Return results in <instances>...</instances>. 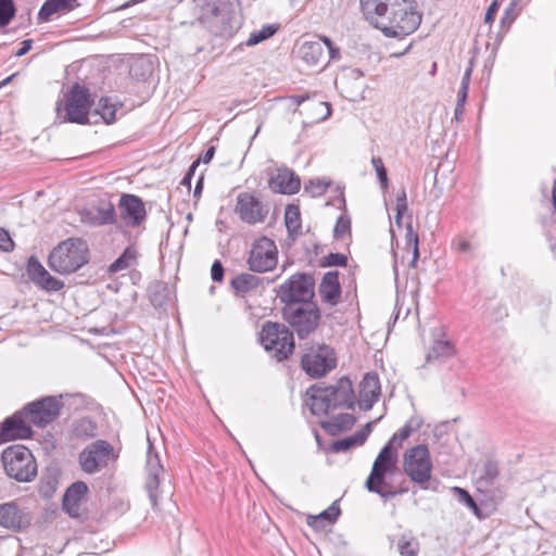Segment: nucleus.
<instances>
[{
  "mask_svg": "<svg viewBox=\"0 0 556 556\" xmlns=\"http://www.w3.org/2000/svg\"><path fill=\"white\" fill-rule=\"evenodd\" d=\"M14 249V242L10 237V233L3 229L0 228V250L4 252H10Z\"/></svg>",
  "mask_w": 556,
  "mask_h": 556,
  "instance_id": "de8ad7c7",
  "label": "nucleus"
},
{
  "mask_svg": "<svg viewBox=\"0 0 556 556\" xmlns=\"http://www.w3.org/2000/svg\"><path fill=\"white\" fill-rule=\"evenodd\" d=\"M285 223L290 235H296L301 230V214L296 205H287L285 211Z\"/></svg>",
  "mask_w": 556,
  "mask_h": 556,
  "instance_id": "72a5a7b5",
  "label": "nucleus"
},
{
  "mask_svg": "<svg viewBox=\"0 0 556 556\" xmlns=\"http://www.w3.org/2000/svg\"><path fill=\"white\" fill-rule=\"evenodd\" d=\"M117 457L118 455L110 443L104 440H97L80 452L79 464L85 472L94 473Z\"/></svg>",
  "mask_w": 556,
  "mask_h": 556,
  "instance_id": "9d476101",
  "label": "nucleus"
},
{
  "mask_svg": "<svg viewBox=\"0 0 556 556\" xmlns=\"http://www.w3.org/2000/svg\"><path fill=\"white\" fill-rule=\"evenodd\" d=\"M148 468H149V477L147 480V489H148L152 505L155 506V504H156L155 491L159 486V473L162 470V466L160 465V462H159V458L156 455L153 458L149 457Z\"/></svg>",
  "mask_w": 556,
  "mask_h": 556,
  "instance_id": "cd10ccee",
  "label": "nucleus"
},
{
  "mask_svg": "<svg viewBox=\"0 0 556 556\" xmlns=\"http://www.w3.org/2000/svg\"><path fill=\"white\" fill-rule=\"evenodd\" d=\"M211 277L214 281H222L224 277V268L219 261H215L211 268Z\"/></svg>",
  "mask_w": 556,
  "mask_h": 556,
  "instance_id": "3c124183",
  "label": "nucleus"
},
{
  "mask_svg": "<svg viewBox=\"0 0 556 556\" xmlns=\"http://www.w3.org/2000/svg\"><path fill=\"white\" fill-rule=\"evenodd\" d=\"M329 182L324 180H311L308 185L305 186V190L311 192L313 197L321 195L328 188Z\"/></svg>",
  "mask_w": 556,
  "mask_h": 556,
  "instance_id": "c03bdc74",
  "label": "nucleus"
},
{
  "mask_svg": "<svg viewBox=\"0 0 556 556\" xmlns=\"http://www.w3.org/2000/svg\"><path fill=\"white\" fill-rule=\"evenodd\" d=\"M471 73H472V64L470 63V65L467 67V70L464 73L460 86H465V87L469 88Z\"/></svg>",
  "mask_w": 556,
  "mask_h": 556,
  "instance_id": "bf43d9fd",
  "label": "nucleus"
},
{
  "mask_svg": "<svg viewBox=\"0 0 556 556\" xmlns=\"http://www.w3.org/2000/svg\"><path fill=\"white\" fill-rule=\"evenodd\" d=\"M96 113L106 123L111 124L116 121V106L111 103L108 98H101L96 108Z\"/></svg>",
  "mask_w": 556,
  "mask_h": 556,
  "instance_id": "c9c22d12",
  "label": "nucleus"
},
{
  "mask_svg": "<svg viewBox=\"0 0 556 556\" xmlns=\"http://www.w3.org/2000/svg\"><path fill=\"white\" fill-rule=\"evenodd\" d=\"M396 216H395V222L397 225L401 224V218L403 216L404 213L407 212V197H406V192L405 190L403 189L396 197Z\"/></svg>",
  "mask_w": 556,
  "mask_h": 556,
  "instance_id": "37998d69",
  "label": "nucleus"
},
{
  "mask_svg": "<svg viewBox=\"0 0 556 556\" xmlns=\"http://www.w3.org/2000/svg\"><path fill=\"white\" fill-rule=\"evenodd\" d=\"M403 467L405 473L416 483L426 484L432 470L429 450L426 445L409 448L404 455Z\"/></svg>",
  "mask_w": 556,
  "mask_h": 556,
  "instance_id": "9b49d317",
  "label": "nucleus"
},
{
  "mask_svg": "<svg viewBox=\"0 0 556 556\" xmlns=\"http://www.w3.org/2000/svg\"><path fill=\"white\" fill-rule=\"evenodd\" d=\"M77 0H46L39 10L38 17L47 22L55 13H64L73 10Z\"/></svg>",
  "mask_w": 556,
  "mask_h": 556,
  "instance_id": "393cba45",
  "label": "nucleus"
},
{
  "mask_svg": "<svg viewBox=\"0 0 556 556\" xmlns=\"http://www.w3.org/2000/svg\"><path fill=\"white\" fill-rule=\"evenodd\" d=\"M235 212L243 223L255 225L266 219L269 207L256 194L241 192L237 195Z\"/></svg>",
  "mask_w": 556,
  "mask_h": 556,
  "instance_id": "4468645a",
  "label": "nucleus"
},
{
  "mask_svg": "<svg viewBox=\"0 0 556 556\" xmlns=\"http://www.w3.org/2000/svg\"><path fill=\"white\" fill-rule=\"evenodd\" d=\"M319 294L323 301L329 305H336L339 302L341 287L337 271H328L324 275L319 285Z\"/></svg>",
  "mask_w": 556,
  "mask_h": 556,
  "instance_id": "b1692460",
  "label": "nucleus"
},
{
  "mask_svg": "<svg viewBox=\"0 0 556 556\" xmlns=\"http://www.w3.org/2000/svg\"><path fill=\"white\" fill-rule=\"evenodd\" d=\"M496 10H497V3H496V2H493V3L489 7V9L486 10V13H485V16H484V21H485L486 23H489V22L493 21V18H494V14H495Z\"/></svg>",
  "mask_w": 556,
  "mask_h": 556,
  "instance_id": "4d7b16f0",
  "label": "nucleus"
},
{
  "mask_svg": "<svg viewBox=\"0 0 556 556\" xmlns=\"http://www.w3.org/2000/svg\"><path fill=\"white\" fill-rule=\"evenodd\" d=\"M454 354V346L445 340H438L433 343L429 352L427 353V362L439 361L448 358Z\"/></svg>",
  "mask_w": 556,
  "mask_h": 556,
  "instance_id": "c756f323",
  "label": "nucleus"
},
{
  "mask_svg": "<svg viewBox=\"0 0 556 556\" xmlns=\"http://www.w3.org/2000/svg\"><path fill=\"white\" fill-rule=\"evenodd\" d=\"M90 105L91 100L88 90L79 85H75L67 94L66 100L56 103V119L60 123L85 124L88 121Z\"/></svg>",
  "mask_w": 556,
  "mask_h": 556,
  "instance_id": "423d86ee",
  "label": "nucleus"
},
{
  "mask_svg": "<svg viewBox=\"0 0 556 556\" xmlns=\"http://www.w3.org/2000/svg\"><path fill=\"white\" fill-rule=\"evenodd\" d=\"M137 258V251L132 248H127L123 254L110 265L111 273H117L135 265Z\"/></svg>",
  "mask_w": 556,
  "mask_h": 556,
  "instance_id": "f704fd0d",
  "label": "nucleus"
},
{
  "mask_svg": "<svg viewBox=\"0 0 556 556\" xmlns=\"http://www.w3.org/2000/svg\"><path fill=\"white\" fill-rule=\"evenodd\" d=\"M328 51H329L330 59H332V60L339 59L340 52H339L338 48L332 46V47L328 48Z\"/></svg>",
  "mask_w": 556,
  "mask_h": 556,
  "instance_id": "e2e57ef3",
  "label": "nucleus"
},
{
  "mask_svg": "<svg viewBox=\"0 0 556 556\" xmlns=\"http://www.w3.org/2000/svg\"><path fill=\"white\" fill-rule=\"evenodd\" d=\"M351 447H352V440H350V438L338 440V441L333 442L331 445V450L336 453L345 452Z\"/></svg>",
  "mask_w": 556,
  "mask_h": 556,
  "instance_id": "8fccbe9b",
  "label": "nucleus"
},
{
  "mask_svg": "<svg viewBox=\"0 0 556 556\" xmlns=\"http://www.w3.org/2000/svg\"><path fill=\"white\" fill-rule=\"evenodd\" d=\"M31 422L25 417L23 410L7 418L0 429V444L11 440L27 439L31 435Z\"/></svg>",
  "mask_w": 556,
  "mask_h": 556,
  "instance_id": "dca6fc26",
  "label": "nucleus"
},
{
  "mask_svg": "<svg viewBox=\"0 0 556 556\" xmlns=\"http://www.w3.org/2000/svg\"><path fill=\"white\" fill-rule=\"evenodd\" d=\"M300 58L309 66L320 64L324 49L320 41H305L299 49Z\"/></svg>",
  "mask_w": 556,
  "mask_h": 556,
  "instance_id": "a878e982",
  "label": "nucleus"
},
{
  "mask_svg": "<svg viewBox=\"0 0 556 556\" xmlns=\"http://www.w3.org/2000/svg\"><path fill=\"white\" fill-rule=\"evenodd\" d=\"M372 422H367L365 427L361 430V432L367 438L371 432Z\"/></svg>",
  "mask_w": 556,
  "mask_h": 556,
  "instance_id": "69168bd1",
  "label": "nucleus"
},
{
  "mask_svg": "<svg viewBox=\"0 0 556 556\" xmlns=\"http://www.w3.org/2000/svg\"><path fill=\"white\" fill-rule=\"evenodd\" d=\"M260 340L264 349L273 352V356L281 362L294 350L292 332L283 325L267 321L261 331Z\"/></svg>",
  "mask_w": 556,
  "mask_h": 556,
  "instance_id": "0eeeda50",
  "label": "nucleus"
},
{
  "mask_svg": "<svg viewBox=\"0 0 556 556\" xmlns=\"http://www.w3.org/2000/svg\"><path fill=\"white\" fill-rule=\"evenodd\" d=\"M61 397L46 396L38 401L27 404L23 408V414L31 425L43 428L55 420L62 407Z\"/></svg>",
  "mask_w": 556,
  "mask_h": 556,
  "instance_id": "f8f14e48",
  "label": "nucleus"
},
{
  "mask_svg": "<svg viewBox=\"0 0 556 556\" xmlns=\"http://www.w3.org/2000/svg\"><path fill=\"white\" fill-rule=\"evenodd\" d=\"M77 437H93L96 434V425L89 419H80L75 428Z\"/></svg>",
  "mask_w": 556,
  "mask_h": 556,
  "instance_id": "ea45409f",
  "label": "nucleus"
},
{
  "mask_svg": "<svg viewBox=\"0 0 556 556\" xmlns=\"http://www.w3.org/2000/svg\"><path fill=\"white\" fill-rule=\"evenodd\" d=\"M89 261L87 243L78 238H70L59 243L49 254V267L60 274L77 271Z\"/></svg>",
  "mask_w": 556,
  "mask_h": 556,
  "instance_id": "20e7f679",
  "label": "nucleus"
},
{
  "mask_svg": "<svg viewBox=\"0 0 556 556\" xmlns=\"http://www.w3.org/2000/svg\"><path fill=\"white\" fill-rule=\"evenodd\" d=\"M88 488L85 482L73 483L63 496V509L72 517H78L80 513V502L85 497Z\"/></svg>",
  "mask_w": 556,
  "mask_h": 556,
  "instance_id": "5701e85b",
  "label": "nucleus"
},
{
  "mask_svg": "<svg viewBox=\"0 0 556 556\" xmlns=\"http://www.w3.org/2000/svg\"><path fill=\"white\" fill-rule=\"evenodd\" d=\"M15 9L12 0H0V26H7L14 17Z\"/></svg>",
  "mask_w": 556,
  "mask_h": 556,
  "instance_id": "58836bf2",
  "label": "nucleus"
},
{
  "mask_svg": "<svg viewBox=\"0 0 556 556\" xmlns=\"http://www.w3.org/2000/svg\"><path fill=\"white\" fill-rule=\"evenodd\" d=\"M356 419L352 414L344 413L333 416L329 420L321 421L323 428L330 434H337L342 431L351 429Z\"/></svg>",
  "mask_w": 556,
  "mask_h": 556,
  "instance_id": "bb28decb",
  "label": "nucleus"
},
{
  "mask_svg": "<svg viewBox=\"0 0 556 556\" xmlns=\"http://www.w3.org/2000/svg\"><path fill=\"white\" fill-rule=\"evenodd\" d=\"M269 188L279 193L293 194L300 190L299 177L288 168H279L269 179Z\"/></svg>",
  "mask_w": 556,
  "mask_h": 556,
  "instance_id": "aec40b11",
  "label": "nucleus"
},
{
  "mask_svg": "<svg viewBox=\"0 0 556 556\" xmlns=\"http://www.w3.org/2000/svg\"><path fill=\"white\" fill-rule=\"evenodd\" d=\"M33 47V41L30 39L23 40L21 42V48L14 53L15 56L20 58L25 55Z\"/></svg>",
  "mask_w": 556,
  "mask_h": 556,
  "instance_id": "864d4df0",
  "label": "nucleus"
},
{
  "mask_svg": "<svg viewBox=\"0 0 556 556\" xmlns=\"http://www.w3.org/2000/svg\"><path fill=\"white\" fill-rule=\"evenodd\" d=\"M346 262H348V257L344 254L330 253L327 256V263L330 266H345Z\"/></svg>",
  "mask_w": 556,
  "mask_h": 556,
  "instance_id": "09e8293b",
  "label": "nucleus"
},
{
  "mask_svg": "<svg viewBox=\"0 0 556 556\" xmlns=\"http://www.w3.org/2000/svg\"><path fill=\"white\" fill-rule=\"evenodd\" d=\"M248 263L253 271L265 273L271 270L277 264L275 242L267 237L257 239L252 245Z\"/></svg>",
  "mask_w": 556,
  "mask_h": 556,
  "instance_id": "2eb2a0df",
  "label": "nucleus"
},
{
  "mask_svg": "<svg viewBox=\"0 0 556 556\" xmlns=\"http://www.w3.org/2000/svg\"><path fill=\"white\" fill-rule=\"evenodd\" d=\"M340 514V508L337 502L332 503L326 510L320 513L318 516H309L307 523L315 529H323L327 523H333Z\"/></svg>",
  "mask_w": 556,
  "mask_h": 556,
  "instance_id": "c85d7f7f",
  "label": "nucleus"
},
{
  "mask_svg": "<svg viewBox=\"0 0 556 556\" xmlns=\"http://www.w3.org/2000/svg\"><path fill=\"white\" fill-rule=\"evenodd\" d=\"M291 99L296 105H301L306 100L304 96H293Z\"/></svg>",
  "mask_w": 556,
  "mask_h": 556,
  "instance_id": "338daca9",
  "label": "nucleus"
},
{
  "mask_svg": "<svg viewBox=\"0 0 556 556\" xmlns=\"http://www.w3.org/2000/svg\"><path fill=\"white\" fill-rule=\"evenodd\" d=\"M314 286L312 276L294 274L280 286L278 296L286 305L309 303L314 296Z\"/></svg>",
  "mask_w": 556,
  "mask_h": 556,
  "instance_id": "1a4fd4ad",
  "label": "nucleus"
},
{
  "mask_svg": "<svg viewBox=\"0 0 556 556\" xmlns=\"http://www.w3.org/2000/svg\"><path fill=\"white\" fill-rule=\"evenodd\" d=\"M7 475L20 482L31 481L37 475V466L31 452L24 445H13L2 453Z\"/></svg>",
  "mask_w": 556,
  "mask_h": 556,
  "instance_id": "39448f33",
  "label": "nucleus"
},
{
  "mask_svg": "<svg viewBox=\"0 0 556 556\" xmlns=\"http://www.w3.org/2000/svg\"><path fill=\"white\" fill-rule=\"evenodd\" d=\"M453 492L457 496L459 502L464 503L467 507L473 509L475 511L478 510L476 502L466 490L455 486L453 488Z\"/></svg>",
  "mask_w": 556,
  "mask_h": 556,
  "instance_id": "79ce46f5",
  "label": "nucleus"
},
{
  "mask_svg": "<svg viewBox=\"0 0 556 556\" xmlns=\"http://www.w3.org/2000/svg\"><path fill=\"white\" fill-rule=\"evenodd\" d=\"M350 227H351L350 218H348L345 216H340L337 219V223H336V226L333 229L334 236L337 238H342L350 230Z\"/></svg>",
  "mask_w": 556,
  "mask_h": 556,
  "instance_id": "a18cd8bd",
  "label": "nucleus"
},
{
  "mask_svg": "<svg viewBox=\"0 0 556 556\" xmlns=\"http://www.w3.org/2000/svg\"><path fill=\"white\" fill-rule=\"evenodd\" d=\"M365 18L388 37L412 34L421 22L414 0H361Z\"/></svg>",
  "mask_w": 556,
  "mask_h": 556,
  "instance_id": "f257e3e1",
  "label": "nucleus"
},
{
  "mask_svg": "<svg viewBox=\"0 0 556 556\" xmlns=\"http://www.w3.org/2000/svg\"><path fill=\"white\" fill-rule=\"evenodd\" d=\"M121 217L127 226H139L146 219V207L142 200L134 194H123L119 200Z\"/></svg>",
  "mask_w": 556,
  "mask_h": 556,
  "instance_id": "f3484780",
  "label": "nucleus"
},
{
  "mask_svg": "<svg viewBox=\"0 0 556 556\" xmlns=\"http://www.w3.org/2000/svg\"><path fill=\"white\" fill-rule=\"evenodd\" d=\"M498 476V468L495 463L488 462L484 465V475L482 477L486 482H493Z\"/></svg>",
  "mask_w": 556,
  "mask_h": 556,
  "instance_id": "49530a36",
  "label": "nucleus"
},
{
  "mask_svg": "<svg viewBox=\"0 0 556 556\" xmlns=\"http://www.w3.org/2000/svg\"><path fill=\"white\" fill-rule=\"evenodd\" d=\"M113 217H114V210L113 207H110L109 210H106L103 214V217H102V223L106 224V223H111L113 222Z\"/></svg>",
  "mask_w": 556,
  "mask_h": 556,
  "instance_id": "680f3d73",
  "label": "nucleus"
},
{
  "mask_svg": "<svg viewBox=\"0 0 556 556\" xmlns=\"http://www.w3.org/2000/svg\"><path fill=\"white\" fill-rule=\"evenodd\" d=\"M277 31V27L274 25H265L260 30H255L250 34L247 46L252 47L255 46L267 38L271 37Z\"/></svg>",
  "mask_w": 556,
  "mask_h": 556,
  "instance_id": "e433bc0d",
  "label": "nucleus"
},
{
  "mask_svg": "<svg viewBox=\"0 0 556 556\" xmlns=\"http://www.w3.org/2000/svg\"><path fill=\"white\" fill-rule=\"evenodd\" d=\"M418 235L413 230L412 224L407 225L406 228V244L408 249H412L413 258L410 261V266L415 267L416 262L419 258V249H418Z\"/></svg>",
  "mask_w": 556,
  "mask_h": 556,
  "instance_id": "4c0bfd02",
  "label": "nucleus"
},
{
  "mask_svg": "<svg viewBox=\"0 0 556 556\" xmlns=\"http://www.w3.org/2000/svg\"><path fill=\"white\" fill-rule=\"evenodd\" d=\"M413 431V426L409 422L406 424L395 432L388 444L382 447L366 480V488L369 492L377 493L384 498L396 494L395 491L389 489V484L386 482V475L394 471L397 463L396 450L410 437Z\"/></svg>",
  "mask_w": 556,
  "mask_h": 556,
  "instance_id": "f03ea898",
  "label": "nucleus"
},
{
  "mask_svg": "<svg viewBox=\"0 0 556 556\" xmlns=\"http://www.w3.org/2000/svg\"><path fill=\"white\" fill-rule=\"evenodd\" d=\"M312 122L325 121L331 113L329 103L314 100L305 108Z\"/></svg>",
  "mask_w": 556,
  "mask_h": 556,
  "instance_id": "473e14b6",
  "label": "nucleus"
},
{
  "mask_svg": "<svg viewBox=\"0 0 556 556\" xmlns=\"http://www.w3.org/2000/svg\"><path fill=\"white\" fill-rule=\"evenodd\" d=\"M202 7V18L206 22L220 21L225 22L228 20L232 0H203Z\"/></svg>",
  "mask_w": 556,
  "mask_h": 556,
  "instance_id": "4be33fe9",
  "label": "nucleus"
},
{
  "mask_svg": "<svg viewBox=\"0 0 556 556\" xmlns=\"http://www.w3.org/2000/svg\"><path fill=\"white\" fill-rule=\"evenodd\" d=\"M371 164H372V167L375 168L376 170V174H377V177L380 181V185L383 189H386L388 187V175H387V169L383 165V162L381 160V157L379 156H374L371 159Z\"/></svg>",
  "mask_w": 556,
  "mask_h": 556,
  "instance_id": "a19ab883",
  "label": "nucleus"
},
{
  "mask_svg": "<svg viewBox=\"0 0 556 556\" xmlns=\"http://www.w3.org/2000/svg\"><path fill=\"white\" fill-rule=\"evenodd\" d=\"M27 273L33 282L48 291H60L64 282L50 275L42 264L34 256L27 263Z\"/></svg>",
  "mask_w": 556,
  "mask_h": 556,
  "instance_id": "6ab92c4d",
  "label": "nucleus"
},
{
  "mask_svg": "<svg viewBox=\"0 0 556 556\" xmlns=\"http://www.w3.org/2000/svg\"><path fill=\"white\" fill-rule=\"evenodd\" d=\"M282 316L296 331L298 336L304 338L317 327L319 312L312 303H305V305L289 304L283 307Z\"/></svg>",
  "mask_w": 556,
  "mask_h": 556,
  "instance_id": "6e6552de",
  "label": "nucleus"
},
{
  "mask_svg": "<svg viewBox=\"0 0 556 556\" xmlns=\"http://www.w3.org/2000/svg\"><path fill=\"white\" fill-rule=\"evenodd\" d=\"M455 244L459 252H469L471 250L469 241L465 239H459Z\"/></svg>",
  "mask_w": 556,
  "mask_h": 556,
  "instance_id": "13d9d810",
  "label": "nucleus"
},
{
  "mask_svg": "<svg viewBox=\"0 0 556 556\" xmlns=\"http://www.w3.org/2000/svg\"><path fill=\"white\" fill-rule=\"evenodd\" d=\"M552 198H553L554 206L556 207V179H555V182H554V186H553Z\"/></svg>",
  "mask_w": 556,
  "mask_h": 556,
  "instance_id": "774afa93",
  "label": "nucleus"
},
{
  "mask_svg": "<svg viewBox=\"0 0 556 556\" xmlns=\"http://www.w3.org/2000/svg\"><path fill=\"white\" fill-rule=\"evenodd\" d=\"M352 440V446L362 445L366 441V437L361 432H356L355 434L349 437Z\"/></svg>",
  "mask_w": 556,
  "mask_h": 556,
  "instance_id": "6e6d98bb",
  "label": "nucleus"
},
{
  "mask_svg": "<svg viewBox=\"0 0 556 556\" xmlns=\"http://www.w3.org/2000/svg\"><path fill=\"white\" fill-rule=\"evenodd\" d=\"M308 393L311 395L307 405L316 416L329 414L336 408L353 409L355 405L354 390L348 377H342L327 387H313Z\"/></svg>",
  "mask_w": 556,
  "mask_h": 556,
  "instance_id": "7ed1b4c3",
  "label": "nucleus"
},
{
  "mask_svg": "<svg viewBox=\"0 0 556 556\" xmlns=\"http://www.w3.org/2000/svg\"><path fill=\"white\" fill-rule=\"evenodd\" d=\"M202 182H203V177L201 176L197 182V186L194 188V197H198L200 193H201V190H202Z\"/></svg>",
  "mask_w": 556,
  "mask_h": 556,
  "instance_id": "0e129e2a",
  "label": "nucleus"
},
{
  "mask_svg": "<svg viewBox=\"0 0 556 556\" xmlns=\"http://www.w3.org/2000/svg\"><path fill=\"white\" fill-rule=\"evenodd\" d=\"M260 285V278L251 274H242L231 280L232 288L239 293H247Z\"/></svg>",
  "mask_w": 556,
  "mask_h": 556,
  "instance_id": "7c9ffc66",
  "label": "nucleus"
},
{
  "mask_svg": "<svg viewBox=\"0 0 556 556\" xmlns=\"http://www.w3.org/2000/svg\"><path fill=\"white\" fill-rule=\"evenodd\" d=\"M468 89L469 88H467L465 86H460V88L458 90V94H457L458 99H457V104H456V109H455V114H458L462 112V108L465 104L467 96H468Z\"/></svg>",
  "mask_w": 556,
  "mask_h": 556,
  "instance_id": "603ef678",
  "label": "nucleus"
},
{
  "mask_svg": "<svg viewBox=\"0 0 556 556\" xmlns=\"http://www.w3.org/2000/svg\"><path fill=\"white\" fill-rule=\"evenodd\" d=\"M401 556H419L420 543L414 536L402 534L396 544Z\"/></svg>",
  "mask_w": 556,
  "mask_h": 556,
  "instance_id": "2f4dec72",
  "label": "nucleus"
},
{
  "mask_svg": "<svg viewBox=\"0 0 556 556\" xmlns=\"http://www.w3.org/2000/svg\"><path fill=\"white\" fill-rule=\"evenodd\" d=\"M381 387L376 374H366L358 386L357 404L361 409L369 410L379 400Z\"/></svg>",
  "mask_w": 556,
  "mask_h": 556,
  "instance_id": "a211bd4d",
  "label": "nucleus"
},
{
  "mask_svg": "<svg viewBox=\"0 0 556 556\" xmlns=\"http://www.w3.org/2000/svg\"><path fill=\"white\" fill-rule=\"evenodd\" d=\"M301 363L311 377H321L336 367L337 357L333 349L323 344L312 348L303 355Z\"/></svg>",
  "mask_w": 556,
  "mask_h": 556,
  "instance_id": "ddd939ff",
  "label": "nucleus"
},
{
  "mask_svg": "<svg viewBox=\"0 0 556 556\" xmlns=\"http://www.w3.org/2000/svg\"><path fill=\"white\" fill-rule=\"evenodd\" d=\"M214 154H215V147H210L205 151L203 156L201 159H199V160L202 161L203 163H208L213 159Z\"/></svg>",
  "mask_w": 556,
  "mask_h": 556,
  "instance_id": "052dcab7",
  "label": "nucleus"
},
{
  "mask_svg": "<svg viewBox=\"0 0 556 556\" xmlns=\"http://www.w3.org/2000/svg\"><path fill=\"white\" fill-rule=\"evenodd\" d=\"M29 523V520L25 516V514L18 508L17 504L14 502H9L0 505V526L13 530L18 531L22 528L26 527Z\"/></svg>",
  "mask_w": 556,
  "mask_h": 556,
  "instance_id": "412c9836",
  "label": "nucleus"
},
{
  "mask_svg": "<svg viewBox=\"0 0 556 556\" xmlns=\"http://www.w3.org/2000/svg\"><path fill=\"white\" fill-rule=\"evenodd\" d=\"M199 163H200V160H197V161H194V162L191 164V166H190V168H189L188 173L186 174V176L184 177V179H182V181H181V184H182V185L190 187V184H191V177H192V175L194 174L195 168L199 166Z\"/></svg>",
  "mask_w": 556,
  "mask_h": 556,
  "instance_id": "5fc2aeb1",
  "label": "nucleus"
}]
</instances>
